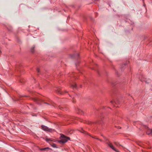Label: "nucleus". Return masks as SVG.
<instances>
[{"instance_id": "nucleus-1", "label": "nucleus", "mask_w": 152, "mask_h": 152, "mask_svg": "<svg viewBox=\"0 0 152 152\" xmlns=\"http://www.w3.org/2000/svg\"><path fill=\"white\" fill-rule=\"evenodd\" d=\"M60 138L61 139L60 140L58 141L60 143H64L67 142L68 140H69L70 138L66 137L63 134H61Z\"/></svg>"}, {"instance_id": "nucleus-2", "label": "nucleus", "mask_w": 152, "mask_h": 152, "mask_svg": "<svg viewBox=\"0 0 152 152\" xmlns=\"http://www.w3.org/2000/svg\"><path fill=\"white\" fill-rule=\"evenodd\" d=\"M42 129L45 131H47L48 132H51L52 130V129L49 128L48 127L43 125H42L41 126Z\"/></svg>"}, {"instance_id": "nucleus-3", "label": "nucleus", "mask_w": 152, "mask_h": 152, "mask_svg": "<svg viewBox=\"0 0 152 152\" xmlns=\"http://www.w3.org/2000/svg\"><path fill=\"white\" fill-rule=\"evenodd\" d=\"M106 143L107 144L110 148H111L113 150L116 152H119L118 150L116 149L113 146L112 143L110 142H106Z\"/></svg>"}, {"instance_id": "nucleus-4", "label": "nucleus", "mask_w": 152, "mask_h": 152, "mask_svg": "<svg viewBox=\"0 0 152 152\" xmlns=\"http://www.w3.org/2000/svg\"><path fill=\"white\" fill-rule=\"evenodd\" d=\"M33 100L38 104L39 105L41 104V102L42 101V100L37 98H33Z\"/></svg>"}, {"instance_id": "nucleus-5", "label": "nucleus", "mask_w": 152, "mask_h": 152, "mask_svg": "<svg viewBox=\"0 0 152 152\" xmlns=\"http://www.w3.org/2000/svg\"><path fill=\"white\" fill-rule=\"evenodd\" d=\"M80 132L82 133H84V134H88V135H89L90 136H91V137H92V138H95V139H96L97 140H99V141H102V140H100V139H99L98 138H96L95 137H93V136H91L89 134H88V133H87V132H85V131H84V130H83V129H82V131H80Z\"/></svg>"}, {"instance_id": "nucleus-6", "label": "nucleus", "mask_w": 152, "mask_h": 152, "mask_svg": "<svg viewBox=\"0 0 152 152\" xmlns=\"http://www.w3.org/2000/svg\"><path fill=\"white\" fill-rule=\"evenodd\" d=\"M140 79L142 81H145L147 83H149V82L148 81H147L146 79L145 78V77L143 75H142L141 77H139Z\"/></svg>"}, {"instance_id": "nucleus-7", "label": "nucleus", "mask_w": 152, "mask_h": 152, "mask_svg": "<svg viewBox=\"0 0 152 152\" xmlns=\"http://www.w3.org/2000/svg\"><path fill=\"white\" fill-rule=\"evenodd\" d=\"M70 86L71 87H72L73 88H75L77 87V85L75 83H71L70 84Z\"/></svg>"}, {"instance_id": "nucleus-8", "label": "nucleus", "mask_w": 152, "mask_h": 152, "mask_svg": "<svg viewBox=\"0 0 152 152\" xmlns=\"http://www.w3.org/2000/svg\"><path fill=\"white\" fill-rule=\"evenodd\" d=\"M45 140L46 141V142L48 143H50V142L51 141H53V140H52V139L48 137H46V138Z\"/></svg>"}, {"instance_id": "nucleus-9", "label": "nucleus", "mask_w": 152, "mask_h": 152, "mask_svg": "<svg viewBox=\"0 0 152 152\" xmlns=\"http://www.w3.org/2000/svg\"><path fill=\"white\" fill-rule=\"evenodd\" d=\"M79 56V53H77L76 54H74L71 55V58H73L74 57H78Z\"/></svg>"}, {"instance_id": "nucleus-10", "label": "nucleus", "mask_w": 152, "mask_h": 152, "mask_svg": "<svg viewBox=\"0 0 152 152\" xmlns=\"http://www.w3.org/2000/svg\"><path fill=\"white\" fill-rule=\"evenodd\" d=\"M147 134L149 135H152V129L148 130L147 132Z\"/></svg>"}, {"instance_id": "nucleus-11", "label": "nucleus", "mask_w": 152, "mask_h": 152, "mask_svg": "<svg viewBox=\"0 0 152 152\" xmlns=\"http://www.w3.org/2000/svg\"><path fill=\"white\" fill-rule=\"evenodd\" d=\"M126 65V64H123L121 65V69H122V70H123L124 69V67H125V66Z\"/></svg>"}, {"instance_id": "nucleus-12", "label": "nucleus", "mask_w": 152, "mask_h": 152, "mask_svg": "<svg viewBox=\"0 0 152 152\" xmlns=\"http://www.w3.org/2000/svg\"><path fill=\"white\" fill-rule=\"evenodd\" d=\"M49 149V148L48 147H47V148H41L40 149V150L41 151H46V150L47 149Z\"/></svg>"}, {"instance_id": "nucleus-13", "label": "nucleus", "mask_w": 152, "mask_h": 152, "mask_svg": "<svg viewBox=\"0 0 152 152\" xmlns=\"http://www.w3.org/2000/svg\"><path fill=\"white\" fill-rule=\"evenodd\" d=\"M110 102L112 104H113V105L114 104V103L116 104H117V103H118V101H111Z\"/></svg>"}, {"instance_id": "nucleus-14", "label": "nucleus", "mask_w": 152, "mask_h": 152, "mask_svg": "<svg viewBox=\"0 0 152 152\" xmlns=\"http://www.w3.org/2000/svg\"><path fill=\"white\" fill-rule=\"evenodd\" d=\"M57 92L59 94H63L62 91L58 89Z\"/></svg>"}, {"instance_id": "nucleus-15", "label": "nucleus", "mask_w": 152, "mask_h": 152, "mask_svg": "<svg viewBox=\"0 0 152 152\" xmlns=\"http://www.w3.org/2000/svg\"><path fill=\"white\" fill-rule=\"evenodd\" d=\"M35 46H34L31 47V51L32 53H33L34 51V48Z\"/></svg>"}, {"instance_id": "nucleus-16", "label": "nucleus", "mask_w": 152, "mask_h": 152, "mask_svg": "<svg viewBox=\"0 0 152 152\" xmlns=\"http://www.w3.org/2000/svg\"><path fill=\"white\" fill-rule=\"evenodd\" d=\"M77 111H78V112H77V113H80L81 112H82V110H80V108H77Z\"/></svg>"}, {"instance_id": "nucleus-17", "label": "nucleus", "mask_w": 152, "mask_h": 152, "mask_svg": "<svg viewBox=\"0 0 152 152\" xmlns=\"http://www.w3.org/2000/svg\"><path fill=\"white\" fill-rule=\"evenodd\" d=\"M52 146L53 148H57L56 145L54 143H53L52 145Z\"/></svg>"}, {"instance_id": "nucleus-18", "label": "nucleus", "mask_w": 152, "mask_h": 152, "mask_svg": "<svg viewBox=\"0 0 152 152\" xmlns=\"http://www.w3.org/2000/svg\"><path fill=\"white\" fill-rule=\"evenodd\" d=\"M92 69H94L96 71H97V72L98 73V74H99V71H98V70L94 69L93 68H92Z\"/></svg>"}, {"instance_id": "nucleus-19", "label": "nucleus", "mask_w": 152, "mask_h": 152, "mask_svg": "<svg viewBox=\"0 0 152 152\" xmlns=\"http://www.w3.org/2000/svg\"><path fill=\"white\" fill-rule=\"evenodd\" d=\"M37 71L38 73H39V68H37Z\"/></svg>"}, {"instance_id": "nucleus-20", "label": "nucleus", "mask_w": 152, "mask_h": 152, "mask_svg": "<svg viewBox=\"0 0 152 152\" xmlns=\"http://www.w3.org/2000/svg\"><path fill=\"white\" fill-rule=\"evenodd\" d=\"M114 144L115 145H116L117 146H118V143L117 142H114Z\"/></svg>"}, {"instance_id": "nucleus-21", "label": "nucleus", "mask_w": 152, "mask_h": 152, "mask_svg": "<svg viewBox=\"0 0 152 152\" xmlns=\"http://www.w3.org/2000/svg\"><path fill=\"white\" fill-rule=\"evenodd\" d=\"M45 104H47L48 105H50V104L48 103H47V102H44V103Z\"/></svg>"}, {"instance_id": "nucleus-22", "label": "nucleus", "mask_w": 152, "mask_h": 152, "mask_svg": "<svg viewBox=\"0 0 152 152\" xmlns=\"http://www.w3.org/2000/svg\"><path fill=\"white\" fill-rule=\"evenodd\" d=\"M120 128V129H121V128L119 127H118L117 128Z\"/></svg>"}, {"instance_id": "nucleus-23", "label": "nucleus", "mask_w": 152, "mask_h": 152, "mask_svg": "<svg viewBox=\"0 0 152 152\" xmlns=\"http://www.w3.org/2000/svg\"><path fill=\"white\" fill-rule=\"evenodd\" d=\"M75 65H76V66H77V65L76 63H75Z\"/></svg>"}, {"instance_id": "nucleus-24", "label": "nucleus", "mask_w": 152, "mask_h": 152, "mask_svg": "<svg viewBox=\"0 0 152 152\" xmlns=\"http://www.w3.org/2000/svg\"><path fill=\"white\" fill-rule=\"evenodd\" d=\"M95 1H99V0H95Z\"/></svg>"}, {"instance_id": "nucleus-25", "label": "nucleus", "mask_w": 152, "mask_h": 152, "mask_svg": "<svg viewBox=\"0 0 152 152\" xmlns=\"http://www.w3.org/2000/svg\"><path fill=\"white\" fill-rule=\"evenodd\" d=\"M142 0L143 1V0Z\"/></svg>"}]
</instances>
